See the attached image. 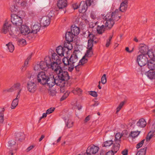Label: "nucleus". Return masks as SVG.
Returning a JSON list of instances; mask_svg holds the SVG:
<instances>
[{
    "instance_id": "obj_45",
    "label": "nucleus",
    "mask_w": 155,
    "mask_h": 155,
    "mask_svg": "<svg viewBox=\"0 0 155 155\" xmlns=\"http://www.w3.org/2000/svg\"><path fill=\"white\" fill-rule=\"evenodd\" d=\"M124 104V101H122L120 103L118 107L117 108L116 113L118 112L120 110Z\"/></svg>"
},
{
    "instance_id": "obj_41",
    "label": "nucleus",
    "mask_w": 155,
    "mask_h": 155,
    "mask_svg": "<svg viewBox=\"0 0 155 155\" xmlns=\"http://www.w3.org/2000/svg\"><path fill=\"white\" fill-rule=\"evenodd\" d=\"M88 33H89L88 38H89V40L91 41H93V40H94L95 38L96 37L95 35L93 34H91L90 33L89 31H88Z\"/></svg>"
},
{
    "instance_id": "obj_15",
    "label": "nucleus",
    "mask_w": 155,
    "mask_h": 155,
    "mask_svg": "<svg viewBox=\"0 0 155 155\" xmlns=\"http://www.w3.org/2000/svg\"><path fill=\"white\" fill-rule=\"evenodd\" d=\"M56 51L58 54L61 57L64 56V54L66 56L68 54V53L65 52L64 48L61 46H59L57 47L56 49Z\"/></svg>"
},
{
    "instance_id": "obj_23",
    "label": "nucleus",
    "mask_w": 155,
    "mask_h": 155,
    "mask_svg": "<svg viewBox=\"0 0 155 155\" xmlns=\"http://www.w3.org/2000/svg\"><path fill=\"white\" fill-rule=\"evenodd\" d=\"M40 28V26L37 25H35L31 27V35H32V38L34 36L33 34H37V32L39 31Z\"/></svg>"
},
{
    "instance_id": "obj_7",
    "label": "nucleus",
    "mask_w": 155,
    "mask_h": 155,
    "mask_svg": "<svg viewBox=\"0 0 155 155\" xmlns=\"http://www.w3.org/2000/svg\"><path fill=\"white\" fill-rule=\"evenodd\" d=\"M136 61L139 66L142 67L147 63L148 58L146 54H140L137 56Z\"/></svg>"
},
{
    "instance_id": "obj_47",
    "label": "nucleus",
    "mask_w": 155,
    "mask_h": 155,
    "mask_svg": "<svg viewBox=\"0 0 155 155\" xmlns=\"http://www.w3.org/2000/svg\"><path fill=\"white\" fill-rule=\"evenodd\" d=\"M101 82L102 84H105L107 82L106 74H104L101 78Z\"/></svg>"
},
{
    "instance_id": "obj_5",
    "label": "nucleus",
    "mask_w": 155,
    "mask_h": 155,
    "mask_svg": "<svg viewBox=\"0 0 155 155\" xmlns=\"http://www.w3.org/2000/svg\"><path fill=\"white\" fill-rule=\"evenodd\" d=\"M28 78L32 79L28 81L27 84V87L28 90L30 92L34 93L37 89L36 84L35 83V80L33 78V76L29 74L28 76Z\"/></svg>"
},
{
    "instance_id": "obj_51",
    "label": "nucleus",
    "mask_w": 155,
    "mask_h": 155,
    "mask_svg": "<svg viewBox=\"0 0 155 155\" xmlns=\"http://www.w3.org/2000/svg\"><path fill=\"white\" fill-rule=\"evenodd\" d=\"M112 38V36H109V38L107 40V42L106 44V46L107 47H108L110 44V41Z\"/></svg>"
},
{
    "instance_id": "obj_37",
    "label": "nucleus",
    "mask_w": 155,
    "mask_h": 155,
    "mask_svg": "<svg viewBox=\"0 0 155 155\" xmlns=\"http://www.w3.org/2000/svg\"><path fill=\"white\" fill-rule=\"evenodd\" d=\"M91 49H88L85 55L86 57H91L93 54V51Z\"/></svg>"
},
{
    "instance_id": "obj_42",
    "label": "nucleus",
    "mask_w": 155,
    "mask_h": 155,
    "mask_svg": "<svg viewBox=\"0 0 155 155\" xmlns=\"http://www.w3.org/2000/svg\"><path fill=\"white\" fill-rule=\"evenodd\" d=\"M113 141L112 140H107L104 143V146L107 147L110 146L113 144Z\"/></svg>"
},
{
    "instance_id": "obj_21",
    "label": "nucleus",
    "mask_w": 155,
    "mask_h": 155,
    "mask_svg": "<svg viewBox=\"0 0 155 155\" xmlns=\"http://www.w3.org/2000/svg\"><path fill=\"white\" fill-rule=\"evenodd\" d=\"M71 42L66 41L64 44L63 47L64 48L65 51L66 53L68 54V51L71 50L73 48L72 44L70 43Z\"/></svg>"
},
{
    "instance_id": "obj_10",
    "label": "nucleus",
    "mask_w": 155,
    "mask_h": 155,
    "mask_svg": "<svg viewBox=\"0 0 155 155\" xmlns=\"http://www.w3.org/2000/svg\"><path fill=\"white\" fill-rule=\"evenodd\" d=\"M20 32L23 35H27V38L29 40L32 38V35L31 34V31L28 27L25 25H22L21 26Z\"/></svg>"
},
{
    "instance_id": "obj_58",
    "label": "nucleus",
    "mask_w": 155,
    "mask_h": 155,
    "mask_svg": "<svg viewBox=\"0 0 155 155\" xmlns=\"http://www.w3.org/2000/svg\"><path fill=\"white\" fill-rule=\"evenodd\" d=\"M56 94V92L55 90H51L50 91V94L51 95L53 96L55 95Z\"/></svg>"
},
{
    "instance_id": "obj_31",
    "label": "nucleus",
    "mask_w": 155,
    "mask_h": 155,
    "mask_svg": "<svg viewBox=\"0 0 155 155\" xmlns=\"http://www.w3.org/2000/svg\"><path fill=\"white\" fill-rule=\"evenodd\" d=\"M5 110L4 108L0 109V124H2L4 122V112Z\"/></svg>"
},
{
    "instance_id": "obj_53",
    "label": "nucleus",
    "mask_w": 155,
    "mask_h": 155,
    "mask_svg": "<svg viewBox=\"0 0 155 155\" xmlns=\"http://www.w3.org/2000/svg\"><path fill=\"white\" fill-rule=\"evenodd\" d=\"M85 2L88 6H90L94 3L93 0H86Z\"/></svg>"
},
{
    "instance_id": "obj_64",
    "label": "nucleus",
    "mask_w": 155,
    "mask_h": 155,
    "mask_svg": "<svg viewBox=\"0 0 155 155\" xmlns=\"http://www.w3.org/2000/svg\"><path fill=\"white\" fill-rule=\"evenodd\" d=\"M114 153L113 151H109L106 153L105 155H114Z\"/></svg>"
},
{
    "instance_id": "obj_57",
    "label": "nucleus",
    "mask_w": 155,
    "mask_h": 155,
    "mask_svg": "<svg viewBox=\"0 0 155 155\" xmlns=\"http://www.w3.org/2000/svg\"><path fill=\"white\" fill-rule=\"evenodd\" d=\"M16 142L14 140H11L8 142V147H12L13 145L15 144Z\"/></svg>"
},
{
    "instance_id": "obj_44",
    "label": "nucleus",
    "mask_w": 155,
    "mask_h": 155,
    "mask_svg": "<svg viewBox=\"0 0 155 155\" xmlns=\"http://www.w3.org/2000/svg\"><path fill=\"white\" fill-rule=\"evenodd\" d=\"M28 61L27 60H25L24 64L21 67V69L22 71H24L25 70L28 64Z\"/></svg>"
},
{
    "instance_id": "obj_28",
    "label": "nucleus",
    "mask_w": 155,
    "mask_h": 155,
    "mask_svg": "<svg viewBox=\"0 0 155 155\" xmlns=\"http://www.w3.org/2000/svg\"><path fill=\"white\" fill-rule=\"evenodd\" d=\"M147 56H148L152 59H155V50H153L152 49L149 50L147 52Z\"/></svg>"
},
{
    "instance_id": "obj_11",
    "label": "nucleus",
    "mask_w": 155,
    "mask_h": 155,
    "mask_svg": "<svg viewBox=\"0 0 155 155\" xmlns=\"http://www.w3.org/2000/svg\"><path fill=\"white\" fill-rule=\"evenodd\" d=\"M99 149L98 147L94 145L89 146L87 148L86 153L87 154H94L97 153Z\"/></svg>"
},
{
    "instance_id": "obj_1",
    "label": "nucleus",
    "mask_w": 155,
    "mask_h": 155,
    "mask_svg": "<svg viewBox=\"0 0 155 155\" xmlns=\"http://www.w3.org/2000/svg\"><path fill=\"white\" fill-rule=\"evenodd\" d=\"M37 80L38 83L43 85L46 84L49 87H52L55 84L59 86L56 77L54 78L53 75H48L44 72H40L38 74Z\"/></svg>"
},
{
    "instance_id": "obj_24",
    "label": "nucleus",
    "mask_w": 155,
    "mask_h": 155,
    "mask_svg": "<svg viewBox=\"0 0 155 155\" xmlns=\"http://www.w3.org/2000/svg\"><path fill=\"white\" fill-rule=\"evenodd\" d=\"M20 96L19 95H17L16 98L13 100L11 106L12 109H15L18 105V99L19 98Z\"/></svg>"
},
{
    "instance_id": "obj_55",
    "label": "nucleus",
    "mask_w": 155,
    "mask_h": 155,
    "mask_svg": "<svg viewBox=\"0 0 155 155\" xmlns=\"http://www.w3.org/2000/svg\"><path fill=\"white\" fill-rule=\"evenodd\" d=\"M151 134L150 135L148 134L146 140L147 141H149L153 137H155V136L154 134L151 133Z\"/></svg>"
},
{
    "instance_id": "obj_32",
    "label": "nucleus",
    "mask_w": 155,
    "mask_h": 155,
    "mask_svg": "<svg viewBox=\"0 0 155 155\" xmlns=\"http://www.w3.org/2000/svg\"><path fill=\"white\" fill-rule=\"evenodd\" d=\"M120 147V144H118L117 143L115 142L114 144L112 150L111 151H113V153H116L117 151L119 150Z\"/></svg>"
},
{
    "instance_id": "obj_19",
    "label": "nucleus",
    "mask_w": 155,
    "mask_h": 155,
    "mask_svg": "<svg viewBox=\"0 0 155 155\" xmlns=\"http://www.w3.org/2000/svg\"><path fill=\"white\" fill-rule=\"evenodd\" d=\"M149 48L147 45L143 44L140 45L139 51L141 53V54H146H146Z\"/></svg>"
},
{
    "instance_id": "obj_36",
    "label": "nucleus",
    "mask_w": 155,
    "mask_h": 155,
    "mask_svg": "<svg viewBox=\"0 0 155 155\" xmlns=\"http://www.w3.org/2000/svg\"><path fill=\"white\" fill-rule=\"evenodd\" d=\"M8 49L9 52H12L14 50V45L11 42H9L8 44H6Z\"/></svg>"
},
{
    "instance_id": "obj_40",
    "label": "nucleus",
    "mask_w": 155,
    "mask_h": 155,
    "mask_svg": "<svg viewBox=\"0 0 155 155\" xmlns=\"http://www.w3.org/2000/svg\"><path fill=\"white\" fill-rule=\"evenodd\" d=\"M82 92V90L80 88L77 87L73 91V92L74 94H78V95L80 94Z\"/></svg>"
},
{
    "instance_id": "obj_13",
    "label": "nucleus",
    "mask_w": 155,
    "mask_h": 155,
    "mask_svg": "<svg viewBox=\"0 0 155 155\" xmlns=\"http://www.w3.org/2000/svg\"><path fill=\"white\" fill-rule=\"evenodd\" d=\"M21 85L20 83H17L14 84L8 90V91H12L13 90H18L17 95H20V94L22 90V88L21 87Z\"/></svg>"
},
{
    "instance_id": "obj_50",
    "label": "nucleus",
    "mask_w": 155,
    "mask_h": 155,
    "mask_svg": "<svg viewBox=\"0 0 155 155\" xmlns=\"http://www.w3.org/2000/svg\"><path fill=\"white\" fill-rule=\"evenodd\" d=\"M69 93V92H67L65 93L61 98V101H62L65 100L68 96Z\"/></svg>"
},
{
    "instance_id": "obj_3",
    "label": "nucleus",
    "mask_w": 155,
    "mask_h": 155,
    "mask_svg": "<svg viewBox=\"0 0 155 155\" xmlns=\"http://www.w3.org/2000/svg\"><path fill=\"white\" fill-rule=\"evenodd\" d=\"M118 9H117L113 12L108 13L105 16V26L106 28L110 29L113 26L115 21H118L120 18L121 17L118 15Z\"/></svg>"
},
{
    "instance_id": "obj_38",
    "label": "nucleus",
    "mask_w": 155,
    "mask_h": 155,
    "mask_svg": "<svg viewBox=\"0 0 155 155\" xmlns=\"http://www.w3.org/2000/svg\"><path fill=\"white\" fill-rule=\"evenodd\" d=\"M85 57H86L85 56H84L79 61V63L81 65H83L84 64L86 63L88 61V59L86 58Z\"/></svg>"
},
{
    "instance_id": "obj_17",
    "label": "nucleus",
    "mask_w": 155,
    "mask_h": 155,
    "mask_svg": "<svg viewBox=\"0 0 155 155\" xmlns=\"http://www.w3.org/2000/svg\"><path fill=\"white\" fill-rule=\"evenodd\" d=\"M87 5L84 1H81L79 7V11L80 13H84L87 11Z\"/></svg>"
},
{
    "instance_id": "obj_16",
    "label": "nucleus",
    "mask_w": 155,
    "mask_h": 155,
    "mask_svg": "<svg viewBox=\"0 0 155 155\" xmlns=\"http://www.w3.org/2000/svg\"><path fill=\"white\" fill-rule=\"evenodd\" d=\"M40 23L44 26H48L50 23V18L47 16H44L41 18L40 21Z\"/></svg>"
},
{
    "instance_id": "obj_39",
    "label": "nucleus",
    "mask_w": 155,
    "mask_h": 155,
    "mask_svg": "<svg viewBox=\"0 0 155 155\" xmlns=\"http://www.w3.org/2000/svg\"><path fill=\"white\" fill-rule=\"evenodd\" d=\"M18 44L21 46H24L26 45V40L24 39H19L18 41Z\"/></svg>"
},
{
    "instance_id": "obj_54",
    "label": "nucleus",
    "mask_w": 155,
    "mask_h": 155,
    "mask_svg": "<svg viewBox=\"0 0 155 155\" xmlns=\"http://www.w3.org/2000/svg\"><path fill=\"white\" fill-rule=\"evenodd\" d=\"M55 109L54 107H51L47 110L46 112L48 114H50L54 111Z\"/></svg>"
},
{
    "instance_id": "obj_35",
    "label": "nucleus",
    "mask_w": 155,
    "mask_h": 155,
    "mask_svg": "<svg viewBox=\"0 0 155 155\" xmlns=\"http://www.w3.org/2000/svg\"><path fill=\"white\" fill-rule=\"evenodd\" d=\"M140 133V131H132L130 133L129 135V137H131L132 138H134L139 135Z\"/></svg>"
},
{
    "instance_id": "obj_18",
    "label": "nucleus",
    "mask_w": 155,
    "mask_h": 155,
    "mask_svg": "<svg viewBox=\"0 0 155 155\" xmlns=\"http://www.w3.org/2000/svg\"><path fill=\"white\" fill-rule=\"evenodd\" d=\"M128 6V1L127 0H125L123 2L120 4V6L119 8L120 10H118V13L119 11L121 12H124L127 10Z\"/></svg>"
},
{
    "instance_id": "obj_34",
    "label": "nucleus",
    "mask_w": 155,
    "mask_h": 155,
    "mask_svg": "<svg viewBox=\"0 0 155 155\" xmlns=\"http://www.w3.org/2000/svg\"><path fill=\"white\" fill-rule=\"evenodd\" d=\"M51 60L54 61H57L58 62L60 60L59 57L55 53H54L52 54Z\"/></svg>"
},
{
    "instance_id": "obj_20",
    "label": "nucleus",
    "mask_w": 155,
    "mask_h": 155,
    "mask_svg": "<svg viewBox=\"0 0 155 155\" xmlns=\"http://www.w3.org/2000/svg\"><path fill=\"white\" fill-rule=\"evenodd\" d=\"M57 5L59 9H63L67 6V1L66 0H59Z\"/></svg>"
},
{
    "instance_id": "obj_52",
    "label": "nucleus",
    "mask_w": 155,
    "mask_h": 155,
    "mask_svg": "<svg viewBox=\"0 0 155 155\" xmlns=\"http://www.w3.org/2000/svg\"><path fill=\"white\" fill-rule=\"evenodd\" d=\"M150 133L154 134L155 136V122L152 125L151 127V130Z\"/></svg>"
},
{
    "instance_id": "obj_26",
    "label": "nucleus",
    "mask_w": 155,
    "mask_h": 155,
    "mask_svg": "<svg viewBox=\"0 0 155 155\" xmlns=\"http://www.w3.org/2000/svg\"><path fill=\"white\" fill-rule=\"evenodd\" d=\"M80 29L78 27H76L75 25L74 27L72 26L71 28V32L73 34L74 36H77L80 33Z\"/></svg>"
},
{
    "instance_id": "obj_9",
    "label": "nucleus",
    "mask_w": 155,
    "mask_h": 155,
    "mask_svg": "<svg viewBox=\"0 0 155 155\" xmlns=\"http://www.w3.org/2000/svg\"><path fill=\"white\" fill-rule=\"evenodd\" d=\"M11 21L14 25L17 27L21 25L23 22L21 17L15 14L11 15Z\"/></svg>"
},
{
    "instance_id": "obj_2",
    "label": "nucleus",
    "mask_w": 155,
    "mask_h": 155,
    "mask_svg": "<svg viewBox=\"0 0 155 155\" xmlns=\"http://www.w3.org/2000/svg\"><path fill=\"white\" fill-rule=\"evenodd\" d=\"M76 52L77 51H74L70 57L66 55V57L65 56L62 60L64 64V68L71 72L74 70V64L78 61V58L76 53Z\"/></svg>"
},
{
    "instance_id": "obj_56",
    "label": "nucleus",
    "mask_w": 155,
    "mask_h": 155,
    "mask_svg": "<svg viewBox=\"0 0 155 155\" xmlns=\"http://www.w3.org/2000/svg\"><path fill=\"white\" fill-rule=\"evenodd\" d=\"M89 94L94 97H97V93L95 91H90L89 93Z\"/></svg>"
},
{
    "instance_id": "obj_22",
    "label": "nucleus",
    "mask_w": 155,
    "mask_h": 155,
    "mask_svg": "<svg viewBox=\"0 0 155 155\" xmlns=\"http://www.w3.org/2000/svg\"><path fill=\"white\" fill-rule=\"evenodd\" d=\"M74 36L71 31L67 32L65 35V39L67 41L72 42Z\"/></svg>"
},
{
    "instance_id": "obj_27",
    "label": "nucleus",
    "mask_w": 155,
    "mask_h": 155,
    "mask_svg": "<svg viewBox=\"0 0 155 155\" xmlns=\"http://www.w3.org/2000/svg\"><path fill=\"white\" fill-rule=\"evenodd\" d=\"M147 123L143 118L140 119L137 122L136 124L137 126L140 127H144L146 125Z\"/></svg>"
},
{
    "instance_id": "obj_8",
    "label": "nucleus",
    "mask_w": 155,
    "mask_h": 155,
    "mask_svg": "<svg viewBox=\"0 0 155 155\" xmlns=\"http://www.w3.org/2000/svg\"><path fill=\"white\" fill-rule=\"evenodd\" d=\"M45 61H41L39 64H37L35 66V67L38 68L39 67L41 70L44 71H46L48 68L49 65L50 61V57L49 56H47L45 58Z\"/></svg>"
},
{
    "instance_id": "obj_30",
    "label": "nucleus",
    "mask_w": 155,
    "mask_h": 155,
    "mask_svg": "<svg viewBox=\"0 0 155 155\" xmlns=\"http://www.w3.org/2000/svg\"><path fill=\"white\" fill-rule=\"evenodd\" d=\"M106 28V27L104 25L101 26L98 25L97 29L98 33L100 34H102L105 31Z\"/></svg>"
},
{
    "instance_id": "obj_62",
    "label": "nucleus",
    "mask_w": 155,
    "mask_h": 155,
    "mask_svg": "<svg viewBox=\"0 0 155 155\" xmlns=\"http://www.w3.org/2000/svg\"><path fill=\"white\" fill-rule=\"evenodd\" d=\"M54 14L53 12L51 11L48 14V16L47 17H48L49 18H51L53 17L54 16Z\"/></svg>"
},
{
    "instance_id": "obj_48",
    "label": "nucleus",
    "mask_w": 155,
    "mask_h": 155,
    "mask_svg": "<svg viewBox=\"0 0 155 155\" xmlns=\"http://www.w3.org/2000/svg\"><path fill=\"white\" fill-rule=\"evenodd\" d=\"M145 141V140L143 139L142 141H141L140 143H138L136 146V148L137 149H139L143 145L144 141Z\"/></svg>"
},
{
    "instance_id": "obj_33",
    "label": "nucleus",
    "mask_w": 155,
    "mask_h": 155,
    "mask_svg": "<svg viewBox=\"0 0 155 155\" xmlns=\"http://www.w3.org/2000/svg\"><path fill=\"white\" fill-rule=\"evenodd\" d=\"M147 149V147L141 149L137 152L136 155H146Z\"/></svg>"
},
{
    "instance_id": "obj_43",
    "label": "nucleus",
    "mask_w": 155,
    "mask_h": 155,
    "mask_svg": "<svg viewBox=\"0 0 155 155\" xmlns=\"http://www.w3.org/2000/svg\"><path fill=\"white\" fill-rule=\"evenodd\" d=\"M93 44H94L93 43V42L88 39L87 48L92 49Z\"/></svg>"
},
{
    "instance_id": "obj_49",
    "label": "nucleus",
    "mask_w": 155,
    "mask_h": 155,
    "mask_svg": "<svg viewBox=\"0 0 155 155\" xmlns=\"http://www.w3.org/2000/svg\"><path fill=\"white\" fill-rule=\"evenodd\" d=\"M73 124V122L71 120H68L67 122L66 125L67 127L69 128L72 127Z\"/></svg>"
},
{
    "instance_id": "obj_61",
    "label": "nucleus",
    "mask_w": 155,
    "mask_h": 155,
    "mask_svg": "<svg viewBox=\"0 0 155 155\" xmlns=\"http://www.w3.org/2000/svg\"><path fill=\"white\" fill-rule=\"evenodd\" d=\"M82 107L81 106V105L78 104L76 106H75V107H73L72 108L73 109H78V110H80V109H81Z\"/></svg>"
},
{
    "instance_id": "obj_12",
    "label": "nucleus",
    "mask_w": 155,
    "mask_h": 155,
    "mask_svg": "<svg viewBox=\"0 0 155 155\" xmlns=\"http://www.w3.org/2000/svg\"><path fill=\"white\" fill-rule=\"evenodd\" d=\"M141 71L143 74L145 72V74L150 79H155V73L154 71L152 70H149L147 71V70H144L143 68L141 69Z\"/></svg>"
},
{
    "instance_id": "obj_63",
    "label": "nucleus",
    "mask_w": 155,
    "mask_h": 155,
    "mask_svg": "<svg viewBox=\"0 0 155 155\" xmlns=\"http://www.w3.org/2000/svg\"><path fill=\"white\" fill-rule=\"evenodd\" d=\"M34 147V146L33 145L31 146L30 147H28V148L26 150L27 152L29 151L30 150L32 149Z\"/></svg>"
},
{
    "instance_id": "obj_59",
    "label": "nucleus",
    "mask_w": 155,
    "mask_h": 155,
    "mask_svg": "<svg viewBox=\"0 0 155 155\" xmlns=\"http://www.w3.org/2000/svg\"><path fill=\"white\" fill-rule=\"evenodd\" d=\"M121 135H122V136H127L128 134V132L127 130H123L121 134Z\"/></svg>"
},
{
    "instance_id": "obj_46",
    "label": "nucleus",
    "mask_w": 155,
    "mask_h": 155,
    "mask_svg": "<svg viewBox=\"0 0 155 155\" xmlns=\"http://www.w3.org/2000/svg\"><path fill=\"white\" fill-rule=\"evenodd\" d=\"M18 8L16 5H14L11 7V10L13 12H16L18 11Z\"/></svg>"
},
{
    "instance_id": "obj_14",
    "label": "nucleus",
    "mask_w": 155,
    "mask_h": 155,
    "mask_svg": "<svg viewBox=\"0 0 155 155\" xmlns=\"http://www.w3.org/2000/svg\"><path fill=\"white\" fill-rule=\"evenodd\" d=\"M11 27V24L9 22L5 21L3 26L2 32L4 34L7 33L8 32H9Z\"/></svg>"
},
{
    "instance_id": "obj_4",
    "label": "nucleus",
    "mask_w": 155,
    "mask_h": 155,
    "mask_svg": "<svg viewBox=\"0 0 155 155\" xmlns=\"http://www.w3.org/2000/svg\"><path fill=\"white\" fill-rule=\"evenodd\" d=\"M57 75L56 76L57 79L59 87H63L65 86L66 82L70 78V76L68 72L66 71H63L62 69L61 71H60L57 73Z\"/></svg>"
},
{
    "instance_id": "obj_6",
    "label": "nucleus",
    "mask_w": 155,
    "mask_h": 155,
    "mask_svg": "<svg viewBox=\"0 0 155 155\" xmlns=\"http://www.w3.org/2000/svg\"><path fill=\"white\" fill-rule=\"evenodd\" d=\"M49 65V68L51 69L56 73H58L59 71L62 70V68L61 67L60 64L57 61H54L51 60L50 57V61Z\"/></svg>"
},
{
    "instance_id": "obj_60",
    "label": "nucleus",
    "mask_w": 155,
    "mask_h": 155,
    "mask_svg": "<svg viewBox=\"0 0 155 155\" xmlns=\"http://www.w3.org/2000/svg\"><path fill=\"white\" fill-rule=\"evenodd\" d=\"M79 7L77 3L73 4L72 5V8L74 10L77 9L78 8H79Z\"/></svg>"
},
{
    "instance_id": "obj_29",
    "label": "nucleus",
    "mask_w": 155,
    "mask_h": 155,
    "mask_svg": "<svg viewBox=\"0 0 155 155\" xmlns=\"http://www.w3.org/2000/svg\"><path fill=\"white\" fill-rule=\"evenodd\" d=\"M122 135L120 133H117L115 136L114 142L118 144L121 143L120 139Z\"/></svg>"
},
{
    "instance_id": "obj_25",
    "label": "nucleus",
    "mask_w": 155,
    "mask_h": 155,
    "mask_svg": "<svg viewBox=\"0 0 155 155\" xmlns=\"http://www.w3.org/2000/svg\"><path fill=\"white\" fill-rule=\"evenodd\" d=\"M147 65L149 69L153 70L155 69V61L153 59L149 60Z\"/></svg>"
}]
</instances>
